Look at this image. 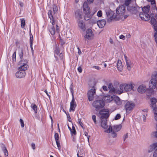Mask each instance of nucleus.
<instances>
[{"mask_svg":"<svg viewBox=\"0 0 157 157\" xmlns=\"http://www.w3.org/2000/svg\"><path fill=\"white\" fill-rule=\"evenodd\" d=\"M116 14H113L112 17L116 20H119L120 19L123 20L126 19L129 15L127 12L124 5H120L116 9Z\"/></svg>","mask_w":157,"mask_h":157,"instance_id":"1","label":"nucleus"},{"mask_svg":"<svg viewBox=\"0 0 157 157\" xmlns=\"http://www.w3.org/2000/svg\"><path fill=\"white\" fill-rule=\"evenodd\" d=\"M134 85V84L131 82L121 84L119 86V94H121L124 92L130 91L132 90H133Z\"/></svg>","mask_w":157,"mask_h":157,"instance_id":"2","label":"nucleus"},{"mask_svg":"<svg viewBox=\"0 0 157 157\" xmlns=\"http://www.w3.org/2000/svg\"><path fill=\"white\" fill-rule=\"evenodd\" d=\"M157 81V73L153 74L151 76V79L149 83V91L150 93L149 94H147L148 96H150L153 92V90L156 88Z\"/></svg>","mask_w":157,"mask_h":157,"instance_id":"3","label":"nucleus"},{"mask_svg":"<svg viewBox=\"0 0 157 157\" xmlns=\"http://www.w3.org/2000/svg\"><path fill=\"white\" fill-rule=\"evenodd\" d=\"M125 104L124 109L127 114L129 113L133 109L135 106L134 102L132 101H129L124 102Z\"/></svg>","mask_w":157,"mask_h":157,"instance_id":"4","label":"nucleus"},{"mask_svg":"<svg viewBox=\"0 0 157 157\" xmlns=\"http://www.w3.org/2000/svg\"><path fill=\"white\" fill-rule=\"evenodd\" d=\"M105 105V102L103 99L96 100L92 103L93 106L95 108V110L97 111L102 109Z\"/></svg>","mask_w":157,"mask_h":157,"instance_id":"5","label":"nucleus"},{"mask_svg":"<svg viewBox=\"0 0 157 157\" xmlns=\"http://www.w3.org/2000/svg\"><path fill=\"white\" fill-rule=\"evenodd\" d=\"M94 37V34L92 30L90 29H88L86 31V34L84 36V40L85 41H88L92 40Z\"/></svg>","mask_w":157,"mask_h":157,"instance_id":"6","label":"nucleus"},{"mask_svg":"<svg viewBox=\"0 0 157 157\" xmlns=\"http://www.w3.org/2000/svg\"><path fill=\"white\" fill-rule=\"evenodd\" d=\"M27 61L26 59L21 60L19 63V65L20 66L18 68V70H21L25 71L28 68V66L27 63Z\"/></svg>","mask_w":157,"mask_h":157,"instance_id":"7","label":"nucleus"},{"mask_svg":"<svg viewBox=\"0 0 157 157\" xmlns=\"http://www.w3.org/2000/svg\"><path fill=\"white\" fill-rule=\"evenodd\" d=\"M127 10L128 11L132 14H136L139 12L140 7L137 6H127Z\"/></svg>","mask_w":157,"mask_h":157,"instance_id":"8","label":"nucleus"},{"mask_svg":"<svg viewBox=\"0 0 157 157\" xmlns=\"http://www.w3.org/2000/svg\"><path fill=\"white\" fill-rule=\"evenodd\" d=\"M95 88L93 86L88 92V98L89 101H92L94 98V95L95 94Z\"/></svg>","mask_w":157,"mask_h":157,"instance_id":"9","label":"nucleus"},{"mask_svg":"<svg viewBox=\"0 0 157 157\" xmlns=\"http://www.w3.org/2000/svg\"><path fill=\"white\" fill-rule=\"evenodd\" d=\"M139 16L142 20L145 21H148L151 17H153L154 14H151L150 16L148 13H140Z\"/></svg>","mask_w":157,"mask_h":157,"instance_id":"10","label":"nucleus"},{"mask_svg":"<svg viewBox=\"0 0 157 157\" xmlns=\"http://www.w3.org/2000/svg\"><path fill=\"white\" fill-rule=\"evenodd\" d=\"M104 111H100L99 114L101 115L100 119L101 120L106 119L109 117V112L107 111L106 112Z\"/></svg>","mask_w":157,"mask_h":157,"instance_id":"11","label":"nucleus"},{"mask_svg":"<svg viewBox=\"0 0 157 157\" xmlns=\"http://www.w3.org/2000/svg\"><path fill=\"white\" fill-rule=\"evenodd\" d=\"M82 8L83 12L85 14L90 13V10L87 2H84Z\"/></svg>","mask_w":157,"mask_h":157,"instance_id":"12","label":"nucleus"},{"mask_svg":"<svg viewBox=\"0 0 157 157\" xmlns=\"http://www.w3.org/2000/svg\"><path fill=\"white\" fill-rule=\"evenodd\" d=\"M76 103L74 98L73 95L72 99L71 101L70 102V111H74L75 108L76 107Z\"/></svg>","mask_w":157,"mask_h":157,"instance_id":"13","label":"nucleus"},{"mask_svg":"<svg viewBox=\"0 0 157 157\" xmlns=\"http://www.w3.org/2000/svg\"><path fill=\"white\" fill-rule=\"evenodd\" d=\"M112 129V127L109 126L108 129L105 131V132L110 133H111L112 136L113 138H115L117 136V134Z\"/></svg>","mask_w":157,"mask_h":157,"instance_id":"14","label":"nucleus"},{"mask_svg":"<svg viewBox=\"0 0 157 157\" xmlns=\"http://www.w3.org/2000/svg\"><path fill=\"white\" fill-rule=\"evenodd\" d=\"M156 150H157V142L154 143L150 144L148 147V151L150 153Z\"/></svg>","mask_w":157,"mask_h":157,"instance_id":"15","label":"nucleus"},{"mask_svg":"<svg viewBox=\"0 0 157 157\" xmlns=\"http://www.w3.org/2000/svg\"><path fill=\"white\" fill-rule=\"evenodd\" d=\"M26 75L25 72L21 70H18L15 74L17 78H22L25 77Z\"/></svg>","mask_w":157,"mask_h":157,"instance_id":"16","label":"nucleus"},{"mask_svg":"<svg viewBox=\"0 0 157 157\" xmlns=\"http://www.w3.org/2000/svg\"><path fill=\"white\" fill-rule=\"evenodd\" d=\"M48 16L50 19V22L52 23V25H55V21L54 20L53 15L54 14L52 12L51 10H49L48 12Z\"/></svg>","mask_w":157,"mask_h":157,"instance_id":"17","label":"nucleus"},{"mask_svg":"<svg viewBox=\"0 0 157 157\" xmlns=\"http://www.w3.org/2000/svg\"><path fill=\"white\" fill-rule=\"evenodd\" d=\"M82 12L80 10H77L75 12V17L78 19V20H80V19H82Z\"/></svg>","mask_w":157,"mask_h":157,"instance_id":"18","label":"nucleus"},{"mask_svg":"<svg viewBox=\"0 0 157 157\" xmlns=\"http://www.w3.org/2000/svg\"><path fill=\"white\" fill-rule=\"evenodd\" d=\"M78 27L83 31H84L86 29L85 24L82 20H78Z\"/></svg>","mask_w":157,"mask_h":157,"instance_id":"19","label":"nucleus"},{"mask_svg":"<svg viewBox=\"0 0 157 157\" xmlns=\"http://www.w3.org/2000/svg\"><path fill=\"white\" fill-rule=\"evenodd\" d=\"M151 106L154 110L156 111L157 109L156 107V103L157 101V99L155 98H151Z\"/></svg>","mask_w":157,"mask_h":157,"instance_id":"20","label":"nucleus"},{"mask_svg":"<svg viewBox=\"0 0 157 157\" xmlns=\"http://www.w3.org/2000/svg\"><path fill=\"white\" fill-rule=\"evenodd\" d=\"M113 99L116 104L118 105H121L125 102L124 101L121 100L117 96L114 97Z\"/></svg>","mask_w":157,"mask_h":157,"instance_id":"21","label":"nucleus"},{"mask_svg":"<svg viewBox=\"0 0 157 157\" xmlns=\"http://www.w3.org/2000/svg\"><path fill=\"white\" fill-rule=\"evenodd\" d=\"M106 23V21L104 19L99 20L97 22L98 25L100 28H103L105 25Z\"/></svg>","mask_w":157,"mask_h":157,"instance_id":"22","label":"nucleus"},{"mask_svg":"<svg viewBox=\"0 0 157 157\" xmlns=\"http://www.w3.org/2000/svg\"><path fill=\"white\" fill-rule=\"evenodd\" d=\"M137 90L139 93H144L146 91V86L144 85H141L138 87Z\"/></svg>","mask_w":157,"mask_h":157,"instance_id":"23","label":"nucleus"},{"mask_svg":"<svg viewBox=\"0 0 157 157\" xmlns=\"http://www.w3.org/2000/svg\"><path fill=\"white\" fill-rule=\"evenodd\" d=\"M101 125L105 130L108 129V125L107 124V120L106 119L101 120Z\"/></svg>","mask_w":157,"mask_h":157,"instance_id":"24","label":"nucleus"},{"mask_svg":"<svg viewBox=\"0 0 157 157\" xmlns=\"http://www.w3.org/2000/svg\"><path fill=\"white\" fill-rule=\"evenodd\" d=\"M104 100L107 103L110 102L114 99L112 96L108 95L104 97L103 98Z\"/></svg>","mask_w":157,"mask_h":157,"instance_id":"25","label":"nucleus"},{"mask_svg":"<svg viewBox=\"0 0 157 157\" xmlns=\"http://www.w3.org/2000/svg\"><path fill=\"white\" fill-rule=\"evenodd\" d=\"M117 69L119 71H121L122 69V65L121 60H118L117 63Z\"/></svg>","mask_w":157,"mask_h":157,"instance_id":"26","label":"nucleus"},{"mask_svg":"<svg viewBox=\"0 0 157 157\" xmlns=\"http://www.w3.org/2000/svg\"><path fill=\"white\" fill-rule=\"evenodd\" d=\"M149 9L150 6H144L142 9L143 12H142L141 13H148L149 11Z\"/></svg>","mask_w":157,"mask_h":157,"instance_id":"27","label":"nucleus"},{"mask_svg":"<svg viewBox=\"0 0 157 157\" xmlns=\"http://www.w3.org/2000/svg\"><path fill=\"white\" fill-rule=\"evenodd\" d=\"M126 66L128 70L130 71L132 68V65L130 60H126Z\"/></svg>","mask_w":157,"mask_h":157,"instance_id":"28","label":"nucleus"},{"mask_svg":"<svg viewBox=\"0 0 157 157\" xmlns=\"http://www.w3.org/2000/svg\"><path fill=\"white\" fill-rule=\"evenodd\" d=\"M121 128V125H115L113 126V131L115 132H118L120 130Z\"/></svg>","mask_w":157,"mask_h":157,"instance_id":"29","label":"nucleus"},{"mask_svg":"<svg viewBox=\"0 0 157 157\" xmlns=\"http://www.w3.org/2000/svg\"><path fill=\"white\" fill-rule=\"evenodd\" d=\"M49 31L51 34L52 35H54L56 33V30L55 28L54 27V25L49 29Z\"/></svg>","mask_w":157,"mask_h":157,"instance_id":"30","label":"nucleus"},{"mask_svg":"<svg viewBox=\"0 0 157 157\" xmlns=\"http://www.w3.org/2000/svg\"><path fill=\"white\" fill-rule=\"evenodd\" d=\"M90 13L88 14H85V15L84 17V19L86 21H88L92 17V15L90 14Z\"/></svg>","mask_w":157,"mask_h":157,"instance_id":"31","label":"nucleus"},{"mask_svg":"<svg viewBox=\"0 0 157 157\" xmlns=\"http://www.w3.org/2000/svg\"><path fill=\"white\" fill-rule=\"evenodd\" d=\"M18 55L21 59L23 58V50L22 48L20 49L18 51Z\"/></svg>","mask_w":157,"mask_h":157,"instance_id":"32","label":"nucleus"},{"mask_svg":"<svg viewBox=\"0 0 157 157\" xmlns=\"http://www.w3.org/2000/svg\"><path fill=\"white\" fill-rule=\"evenodd\" d=\"M2 150L3 151L5 156H8V151L5 146H4L2 147Z\"/></svg>","mask_w":157,"mask_h":157,"instance_id":"33","label":"nucleus"},{"mask_svg":"<svg viewBox=\"0 0 157 157\" xmlns=\"http://www.w3.org/2000/svg\"><path fill=\"white\" fill-rule=\"evenodd\" d=\"M70 131L71 132V134L72 135H76V132L75 129V127L73 126H72L71 130V131Z\"/></svg>","mask_w":157,"mask_h":157,"instance_id":"34","label":"nucleus"},{"mask_svg":"<svg viewBox=\"0 0 157 157\" xmlns=\"http://www.w3.org/2000/svg\"><path fill=\"white\" fill-rule=\"evenodd\" d=\"M21 26L22 28H23L25 27V21L24 18L21 19Z\"/></svg>","mask_w":157,"mask_h":157,"instance_id":"35","label":"nucleus"},{"mask_svg":"<svg viewBox=\"0 0 157 157\" xmlns=\"http://www.w3.org/2000/svg\"><path fill=\"white\" fill-rule=\"evenodd\" d=\"M55 54L58 55L59 53V48L56 46L54 49Z\"/></svg>","mask_w":157,"mask_h":157,"instance_id":"36","label":"nucleus"},{"mask_svg":"<svg viewBox=\"0 0 157 157\" xmlns=\"http://www.w3.org/2000/svg\"><path fill=\"white\" fill-rule=\"evenodd\" d=\"M53 13L55 14L57 13L58 11V8L57 6L55 5H54L53 6Z\"/></svg>","mask_w":157,"mask_h":157,"instance_id":"37","label":"nucleus"},{"mask_svg":"<svg viewBox=\"0 0 157 157\" xmlns=\"http://www.w3.org/2000/svg\"><path fill=\"white\" fill-rule=\"evenodd\" d=\"M153 17H151V24H152L153 25H155L157 24H156V19L154 18Z\"/></svg>","mask_w":157,"mask_h":157,"instance_id":"38","label":"nucleus"},{"mask_svg":"<svg viewBox=\"0 0 157 157\" xmlns=\"http://www.w3.org/2000/svg\"><path fill=\"white\" fill-rule=\"evenodd\" d=\"M31 108L33 110L35 113H37V106L35 104L31 105Z\"/></svg>","mask_w":157,"mask_h":157,"instance_id":"39","label":"nucleus"},{"mask_svg":"<svg viewBox=\"0 0 157 157\" xmlns=\"http://www.w3.org/2000/svg\"><path fill=\"white\" fill-rule=\"evenodd\" d=\"M30 44H33V37L32 34H31V31H30Z\"/></svg>","mask_w":157,"mask_h":157,"instance_id":"40","label":"nucleus"},{"mask_svg":"<svg viewBox=\"0 0 157 157\" xmlns=\"http://www.w3.org/2000/svg\"><path fill=\"white\" fill-rule=\"evenodd\" d=\"M148 1L149 2H151V4L155 5L154 6V8H155L157 10V8L156 7L155 5V0H148Z\"/></svg>","mask_w":157,"mask_h":157,"instance_id":"41","label":"nucleus"},{"mask_svg":"<svg viewBox=\"0 0 157 157\" xmlns=\"http://www.w3.org/2000/svg\"><path fill=\"white\" fill-rule=\"evenodd\" d=\"M132 0H125L124 4L126 6H129L128 5L130 4Z\"/></svg>","mask_w":157,"mask_h":157,"instance_id":"42","label":"nucleus"},{"mask_svg":"<svg viewBox=\"0 0 157 157\" xmlns=\"http://www.w3.org/2000/svg\"><path fill=\"white\" fill-rule=\"evenodd\" d=\"M78 122L79 124L81 125L82 128L83 129H84L85 127L83 125V124L82 123V122L81 121V119H78Z\"/></svg>","mask_w":157,"mask_h":157,"instance_id":"43","label":"nucleus"},{"mask_svg":"<svg viewBox=\"0 0 157 157\" xmlns=\"http://www.w3.org/2000/svg\"><path fill=\"white\" fill-rule=\"evenodd\" d=\"M54 137L56 141L59 140V136L58 133H56L55 134Z\"/></svg>","mask_w":157,"mask_h":157,"instance_id":"44","label":"nucleus"},{"mask_svg":"<svg viewBox=\"0 0 157 157\" xmlns=\"http://www.w3.org/2000/svg\"><path fill=\"white\" fill-rule=\"evenodd\" d=\"M16 52L15 51L14 52L12 56V59L13 61H16Z\"/></svg>","mask_w":157,"mask_h":157,"instance_id":"45","label":"nucleus"},{"mask_svg":"<svg viewBox=\"0 0 157 157\" xmlns=\"http://www.w3.org/2000/svg\"><path fill=\"white\" fill-rule=\"evenodd\" d=\"M102 11L101 10H99L98 11L97 13V16L98 17H101L102 16Z\"/></svg>","mask_w":157,"mask_h":157,"instance_id":"46","label":"nucleus"},{"mask_svg":"<svg viewBox=\"0 0 157 157\" xmlns=\"http://www.w3.org/2000/svg\"><path fill=\"white\" fill-rule=\"evenodd\" d=\"M154 37L155 38V40L157 44V32H155V33Z\"/></svg>","mask_w":157,"mask_h":157,"instance_id":"47","label":"nucleus"},{"mask_svg":"<svg viewBox=\"0 0 157 157\" xmlns=\"http://www.w3.org/2000/svg\"><path fill=\"white\" fill-rule=\"evenodd\" d=\"M152 135L155 138H157V130H156V131L153 132L152 133Z\"/></svg>","mask_w":157,"mask_h":157,"instance_id":"48","label":"nucleus"},{"mask_svg":"<svg viewBox=\"0 0 157 157\" xmlns=\"http://www.w3.org/2000/svg\"><path fill=\"white\" fill-rule=\"evenodd\" d=\"M20 122L21 123V125L22 128H23L24 126V124L23 122V121L22 119H20Z\"/></svg>","mask_w":157,"mask_h":157,"instance_id":"49","label":"nucleus"},{"mask_svg":"<svg viewBox=\"0 0 157 157\" xmlns=\"http://www.w3.org/2000/svg\"><path fill=\"white\" fill-rule=\"evenodd\" d=\"M147 116V113H145L144 114H143V121L144 122L146 121V116Z\"/></svg>","mask_w":157,"mask_h":157,"instance_id":"50","label":"nucleus"},{"mask_svg":"<svg viewBox=\"0 0 157 157\" xmlns=\"http://www.w3.org/2000/svg\"><path fill=\"white\" fill-rule=\"evenodd\" d=\"M121 115L119 114H117L114 117L115 120H117L121 118Z\"/></svg>","mask_w":157,"mask_h":157,"instance_id":"51","label":"nucleus"},{"mask_svg":"<svg viewBox=\"0 0 157 157\" xmlns=\"http://www.w3.org/2000/svg\"><path fill=\"white\" fill-rule=\"evenodd\" d=\"M56 143L57 147H58V149L59 150L60 147V144L59 143V140H56Z\"/></svg>","mask_w":157,"mask_h":157,"instance_id":"52","label":"nucleus"},{"mask_svg":"<svg viewBox=\"0 0 157 157\" xmlns=\"http://www.w3.org/2000/svg\"><path fill=\"white\" fill-rule=\"evenodd\" d=\"M96 117L95 115H93L92 116V119H93V121H94V123L95 124H96V123H97V122H96Z\"/></svg>","mask_w":157,"mask_h":157,"instance_id":"53","label":"nucleus"},{"mask_svg":"<svg viewBox=\"0 0 157 157\" xmlns=\"http://www.w3.org/2000/svg\"><path fill=\"white\" fill-rule=\"evenodd\" d=\"M128 133H126L123 136L124 141L125 140L128 138Z\"/></svg>","mask_w":157,"mask_h":157,"instance_id":"54","label":"nucleus"},{"mask_svg":"<svg viewBox=\"0 0 157 157\" xmlns=\"http://www.w3.org/2000/svg\"><path fill=\"white\" fill-rule=\"evenodd\" d=\"M154 157H157V150H155L153 155Z\"/></svg>","mask_w":157,"mask_h":157,"instance_id":"55","label":"nucleus"},{"mask_svg":"<svg viewBox=\"0 0 157 157\" xmlns=\"http://www.w3.org/2000/svg\"><path fill=\"white\" fill-rule=\"evenodd\" d=\"M110 91H111V92L113 93H114L115 91V89L113 87L112 88L109 89Z\"/></svg>","mask_w":157,"mask_h":157,"instance_id":"56","label":"nucleus"},{"mask_svg":"<svg viewBox=\"0 0 157 157\" xmlns=\"http://www.w3.org/2000/svg\"><path fill=\"white\" fill-rule=\"evenodd\" d=\"M102 88L103 90L104 91H107L108 90V89L107 87L105 86H102Z\"/></svg>","mask_w":157,"mask_h":157,"instance_id":"57","label":"nucleus"},{"mask_svg":"<svg viewBox=\"0 0 157 157\" xmlns=\"http://www.w3.org/2000/svg\"><path fill=\"white\" fill-rule=\"evenodd\" d=\"M119 38L120 39L122 40H124L125 38L124 36L123 35H120L119 36Z\"/></svg>","mask_w":157,"mask_h":157,"instance_id":"58","label":"nucleus"},{"mask_svg":"<svg viewBox=\"0 0 157 157\" xmlns=\"http://www.w3.org/2000/svg\"><path fill=\"white\" fill-rule=\"evenodd\" d=\"M113 87L112 83H109V84L108 85V88H109V89H110L112 88Z\"/></svg>","mask_w":157,"mask_h":157,"instance_id":"59","label":"nucleus"},{"mask_svg":"<svg viewBox=\"0 0 157 157\" xmlns=\"http://www.w3.org/2000/svg\"><path fill=\"white\" fill-rule=\"evenodd\" d=\"M78 70L79 72L81 73L82 72L81 67H79L78 68Z\"/></svg>","mask_w":157,"mask_h":157,"instance_id":"60","label":"nucleus"},{"mask_svg":"<svg viewBox=\"0 0 157 157\" xmlns=\"http://www.w3.org/2000/svg\"><path fill=\"white\" fill-rule=\"evenodd\" d=\"M56 31L57 33H59V27L57 25H56Z\"/></svg>","mask_w":157,"mask_h":157,"instance_id":"61","label":"nucleus"},{"mask_svg":"<svg viewBox=\"0 0 157 157\" xmlns=\"http://www.w3.org/2000/svg\"><path fill=\"white\" fill-rule=\"evenodd\" d=\"M153 26L154 30L157 32V24L153 25Z\"/></svg>","mask_w":157,"mask_h":157,"instance_id":"62","label":"nucleus"},{"mask_svg":"<svg viewBox=\"0 0 157 157\" xmlns=\"http://www.w3.org/2000/svg\"><path fill=\"white\" fill-rule=\"evenodd\" d=\"M94 1V0H87V2L89 4H91Z\"/></svg>","mask_w":157,"mask_h":157,"instance_id":"63","label":"nucleus"},{"mask_svg":"<svg viewBox=\"0 0 157 157\" xmlns=\"http://www.w3.org/2000/svg\"><path fill=\"white\" fill-rule=\"evenodd\" d=\"M155 114V120L157 121V113H156V112L154 113Z\"/></svg>","mask_w":157,"mask_h":157,"instance_id":"64","label":"nucleus"}]
</instances>
